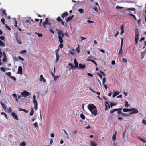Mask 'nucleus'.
<instances>
[{"label": "nucleus", "instance_id": "nucleus-31", "mask_svg": "<svg viewBox=\"0 0 146 146\" xmlns=\"http://www.w3.org/2000/svg\"><path fill=\"white\" fill-rule=\"evenodd\" d=\"M112 139L113 141L116 140V133L114 135H113L112 137Z\"/></svg>", "mask_w": 146, "mask_h": 146}, {"label": "nucleus", "instance_id": "nucleus-56", "mask_svg": "<svg viewBox=\"0 0 146 146\" xmlns=\"http://www.w3.org/2000/svg\"><path fill=\"white\" fill-rule=\"evenodd\" d=\"M100 73H101V74H102L103 76H105V74L104 72L102 71H100Z\"/></svg>", "mask_w": 146, "mask_h": 146}, {"label": "nucleus", "instance_id": "nucleus-27", "mask_svg": "<svg viewBox=\"0 0 146 146\" xmlns=\"http://www.w3.org/2000/svg\"><path fill=\"white\" fill-rule=\"evenodd\" d=\"M130 109L124 108L123 109V111L125 112L128 111H130Z\"/></svg>", "mask_w": 146, "mask_h": 146}, {"label": "nucleus", "instance_id": "nucleus-35", "mask_svg": "<svg viewBox=\"0 0 146 146\" xmlns=\"http://www.w3.org/2000/svg\"><path fill=\"white\" fill-rule=\"evenodd\" d=\"M129 15H130V16H132V17H133V18H134V19H135V21L137 20L135 16V15H133V14H129Z\"/></svg>", "mask_w": 146, "mask_h": 146}, {"label": "nucleus", "instance_id": "nucleus-62", "mask_svg": "<svg viewBox=\"0 0 146 146\" xmlns=\"http://www.w3.org/2000/svg\"><path fill=\"white\" fill-rule=\"evenodd\" d=\"M5 27L7 29H8L9 31H10L11 30V29L8 26L6 25L5 26Z\"/></svg>", "mask_w": 146, "mask_h": 146}, {"label": "nucleus", "instance_id": "nucleus-22", "mask_svg": "<svg viewBox=\"0 0 146 146\" xmlns=\"http://www.w3.org/2000/svg\"><path fill=\"white\" fill-rule=\"evenodd\" d=\"M26 53H27V51L25 50H21L19 52V53L20 54H22L24 55Z\"/></svg>", "mask_w": 146, "mask_h": 146}, {"label": "nucleus", "instance_id": "nucleus-15", "mask_svg": "<svg viewBox=\"0 0 146 146\" xmlns=\"http://www.w3.org/2000/svg\"><path fill=\"white\" fill-rule=\"evenodd\" d=\"M40 81H43V82H45L46 81V80L43 77L42 75H41L40 76Z\"/></svg>", "mask_w": 146, "mask_h": 146}, {"label": "nucleus", "instance_id": "nucleus-7", "mask_svg": "<svg viewBox=\"0 0 146 146\" xmlns=\"http://www.w3.org/2000/svg\"><path fill=\"white\" fill-rule=\"evenodd\" d=\"M59 48L56 49L55 51L56 52V62H57L59 59L60 56L59 54Z\"/></svg>", "mask_w": 146, "mask_h": 146}, {"label": "nucleus", "instance_id": "nucleus-4", "mask_svg": "<svg viewBox=\"0 0 146 146\" xmlns=\"http://www.w3.org/2000/svg\"><path fill=\"white\" fill-rule=\"evenodd\" d=\"M129 113L130 115H132L134 114L137 113H138V110L135 108H132L130 109V111Z\"/></svg>", "mask_w": 146, "mask_h": 146}, {"label": "nucleus", "instance_id": "nucleus-28", "mask_svg": "<svg viewBox=\"0 0 146 146\" xmlns=\"http://www.w3.org/2000/svg\"><path fill=\"white\" fill-rule=\"evenodd\" d=\"M80 47L79 45H78V46L76 48V50L78 53H79L80 52Z\"/></svg>", "mask_w": 146, "mask_h": 146}, {"label": "nucleus", "instance_id": "nucleus-13", "mask_svg": "<svg viewBox=\"0 0 146 146\" xmlns=\"http://www.w3.org/2000/svg\"><path fill=\"white\" fill-rule=\"evenodd\" d=\"M44 24H46L47 25H50V23L49 22V19L48 18H46L45 19V21L43 22Z\"/></svg>", "mask_w": 146, "mask_h": 146}, {"label": "nucleus", "instance_id": "nucleus-23", "mask_svg": "<svg viewBox=\"0 0 146 146\" xmlns=\"http://www.w3.org/2000/svg\"><path fill=\"white\" fill-rule=\"evenodd\" d=\"M126 10H127L135 11V9L134 8H126Z\"/></svg>", "mask_w": 146, "mask_h": 146}, {"label": "nucleus", "instance_id": "nucleus-21", "mask_svg": "<svg viewBox=\"0 0 146 146\" xmlns=\"http://www.w3.org/2000/svg\"><path fill=\"white\" fill-rule=\"evenodd\" d=\"M56 30L58 31V36H61L62 34L63 33V32L58 29H57Z\"/></svg>", "mask_w": 146, "mask_h": 146}, {"label": "nucleus", "instance_id": "nucleus-6", "mask_svg": "<svg viewBox=\"0 0 146 146\" xmlns=\"http://www.w3.org/2000/svg\"><path fill=\"white\" fill-rule=\"evenodd\" d=\"M21 94L22 97H26L30 95V94L26 91L24 90L23 92L21 93Z\"/></svg>", "mask_w": 146, "mask_h": 146}, {"label": "nucleus", "instance_id": "nucleus-50", "mask_svg": "<svg viewBox=\"0 0 146 146\" xmlns=\"http://www.w3.org/2000/svg\"><path fill=\"white\" fill-rule=\"evenodd\" d=\"M1 115H4V116H5V117L7 118V116L6 115V114L5 113H4V112H2L1 113Z\"/></svg>", "mask_w": 146, "mask_h": 146}, {"label": "nucleus", "instance_id": "nucleus-49", "mask_svg": "<svg viewBox=\"0 0 146 146\" xmlns=\"http://www.w3.org/2000/svg\"><path fill=\"white\" fill-rule=\"evenodd\" d=\"M121 116L123 117H124V116L128 117V116H129V115H128V114L126 115L125 113H121Z\"/></svg>", "mask_w": 146, "mask_h": 146}, {"label": "nucleus", "instance_id": "nucleus-36", "mask_svg": "<svg viewBox=\"0 0 146 146\" xmlns=\"http://www.w3.org/2000/svg\"><path fill=\"white\" fill-rule=\"evenodd\" d=\"M19 111H23L26 113H27L28 112V111L24 109L21 108H20L19 109Z\"/></svg>", "mask_w": 146, "mask_h": 146}, {"label": "nucleus", "instance_id": "nucleus-1", "mask_svg": "<svg viewBox=\"0 0 146 146\" xmlns=\"http://www.w3.org/2000/svg\"><path fill=\"white\" fill-rule=\"evenodd\" d=\"M88 108L91 112L92 115L96 116L97 114V110L96 107L93 104H90L88 105Z\"/></svg>", "mask_w": 146, "mask_h": 146}, {"label": "nucleus", "instance_id": "nucleus-59", "mask_svg": "<svg viewBox=\"0 0 146 146\" xmlns=\"http://www.w3.org/2000/svg\"><path fill=\"white\" fill-rule=\"evenodd\" d=\"M63 131H64V133L65 134L67 135V137H68V133H67L66 132V131L64 129L63 130Z\"/></svg>", "mask_w": 146, "mask_h": 146}, {"label": "nucleus", "instance_id": "nucleus-41", "mask_svg": "<svg viewBox=\"0 0 146 146\" xmlns=\"http://www.w3.org/2000/svg\"><path fill=\"white\" fill-rule=\"evenodd\" d=\"M123 8V7H120L119 6H117L116 7V9H121Z\"/></svg>", "mask_w": 146, "mask_h": 146}, {"label": "nucleus", "instance_id": "nucleus-20", "mask_svg": "<svg viewBox=\"0 0 146 146\" xmlns=\"http://www.w3.org/2000/svg\"><path fill=\"white\" fill-rule=\"evenodd\" d=\"M74 63L75 64V67L76 68H77L78 67V64L76 60V59H75L74 60Z\"/></svg>", "mask_w": 146, "mask_h": 146}, {"label": "nucleus", "instance_id": "nucleus-26", "mask_svg": "<svg viewBox=\"0 0 146 146\" xmlns=\"http://www.w3.org/2000/svg\"><path fill=\"white\" fill-rule=\"evenodd\" d=\"M5 15V16L6 17L7 16V14L6 12V11L5 10H3L2 11V15L3 16Z\"/></svg>", "mask_w": 146, "mask_h": 146}, {"label": "nucleus", "instance_id": "nucleus-8", "mask_svg": "<svg viewBox=\"0 0 146 146\" xmlns=\"http://www.w3.org/2000/svg\"><path fill=\"white\" fill-rule=\"evenodd\" d=\"M17 73L21 75L23 74L22 69L21 66H19Z\"/></svg>", "mask_w": 146, "mask_h": 146}, {"label": "nucleus", "instance_id": "nucleus-55", "mask_svg": "<svg viewBox=\"0 0 146 146\" xmlns=\"http://www.w3.org/2000/svg\"><path fill=\"white\" fill-rule=\"evenodd\" d=\"M69 52H70V54L72 55H74V52L72 51L71 50H70Z\"/></svg>", "mask_w": 146, "mask_h": 146}, {"label": "nucleus", "instance_id": "nucleus-19", "mask_svg": "<svg viewBox=\"0 0 146 146\" xmlns=\"http://www.w3.org/2000/svg\"><path fill=\"white\" fill-rule=\"evenodd\" d=\"M90 143L91 146H96L97 145V144L96 143L92 141H90Z\"/></svg>", "mask_w": 146, "mask_h": 146}, {"label": "nucleus", "instance_id": "nucleus-11", "mask_svg": "<svg viewBox=\"0 0 146 146\" xmlns=\"http://www.w3.org/2000/svg\"><path fill=\"white\" fill-rule=\"evenodd\" d=\"M122 110V108H119V109H114L112 110H111L110 112V113H113L114 112L118 111H121Z\"/></svg>", "mask_w": 146, "mask_h": 146}, {"label": "nucleus", "instance_id": "nucleus-38", "mask_svg": "<svg viewBox=\"0 0 146 146\" xmlns=\"http://www.w3.org/2000/svg\"><path fill=\"white\" fill-rule=\"evenodd\" d=\"M33 125L34 126L38 128V123L37 122H36L35 123H34Z\"/></svg>", "mask_w": 146, "mask_h": 146}, {"label": "nucleus", "instance_id": "nucleus-45", "mask_svg": "<svg viewBox=\"0 0 146 146\" xmlns=\"http://www.w3.org/2000/svg\"><path fill=\"white\" fill-rule=\"evenodd\" d=\"M0 69L2 71H3L4 72H5L6 71V69L5 68H4L3 67H0Z\"/></svg>", "mask_w": 146, "mask_h": 146}, {"label": "nucleus", "instance_id": "nucleus-37", "mask_svg": "<svg viewBox=\"0 0 146 146\" xmlns=\"http://www.w3.org/2000/svg\"><path fill=\"white\" fill-rule=\"evenodd\" d=\"M56 20L59 22H61L62 21V20L61 18L60 17H58L57 18Z\"/></svg>", "mask_w": 146, "mask_h": 146}, {"label": "nucleus", "instance_id": "nucleus-39", "mask_svg": "<svg viewBox=\"0 0 146 146\" xmlns=\"http://www.w3.org/2000/svg\"><path fill=\"white\" fill-rule=\"evenodd\" d=\"M5 74L6 75H8V76H9V77L10 78H11V73L10 72H6V73H5Z\"/></svg>", "mask_w": 146, "mask_h": 146}, {"label": "nucleus", "instance_id": "nucleus-34", "mask_svg": "<svg viewBox=\"0 0 146 146\" xmlns=\"http://www.w3.org/2000/svg\"><path fill=\"white\" fill-rule=\"evenodd\" d=\"M89 61L92 62V63H93L96 66H97V64L96 62L94 61V60H89Z\"/></svg>", "mask_w": 146, "mask_h": 146}, {"label": "nucleus", "instance_id": "nucleus-18", "mask_svg": "<svg viewBox=\"0 0 146 146\" xmlns=\"http://www.w3.org/2000/svg\"><path fill=\"white\" fill-rule=\"evenodd\" d=\"M59 41L60 44H62L63 42V40L62 37L60 36H58Z\"/></svg>", "mask_w": 146, "mask_h": 146}, {"label": "nucleus", "instance_id": "nucleus-5", "mask_svg": "<svg viewBox=\"0 0 146 146\" xmlns=\"http://www.w3.org/2000/svg\"><path fill=\"white\" fill-rule=\"evenodd\" d=\"M14 34L15 35V37L16 41L19 44H22V41L20 38L19 39L18 38V34L17 33H15Z\"/></svg>", "mask_w": 146, "mask_h": 146}, {"label": "nucleus", "instance_id": "nucleus-42", "mask_svg": "<svg viewBox=\"0 0 146 146\" xmlns=\"http://www.w3.org/2000/svg\"><path fill=\"white\" fill-rule=\"evenodd\" d=\"M26 144L24 142L21 143L20 144V146H25Z\"/></svg>", "mask_w": 146, "mask_h": 146}, {"label": "nucleus", "instance_id": "nucleus-2", "mask_svg": "<svg viewBox=\"0 0 146 146\" xmlns=\"http://www.w3.org/2000/svg\"><path fill=\"white\" fill-rule=\"evenodd\" d=\"M139 39V34L138 29L136 28L135 31V42L136 44H137Z\"/></svg>", "mask_w": 146, "mask_h": 146}, {"label": "nucleus", "instance_id": "nucleus-61", "mask_svg": "<svg viewBox=\"0 0 146 146\" xmlns=\"http://www.w3.org/2000/svg\"><path fill=\"white\" fill-rule=\"evenodd\" d=\"M99 50L101 51L103 53H105V51L104 50H102L101 49H99Z\"/></svg>", "mask_w": 146, "mask_h": 146}, {"label": "nucleus", "instance_id": "nucleus-40", "mask_svg": "<svg viewBox=\"0 0 146 146\" xmlns=\"http://www.w3.org/2000/svg\"><path fill=\"white\" fill-rule=\"evenodd\" d=\"M137 21V23L139 25H140L141 22V19H138L136 20Z\"/></svg>", "mask_w": 146, "mask_h": 146}, {"label": "nucleus", "instance_id": "nucleus-9", "mask_svg": "<svg viewBox=\"0 0 146 146\" xmlns=\"http://www.w3.org/2000/svg\"><path fill=\"white\" fill-rule=\"evenodd\" d=\"M11 114L15 119H16L17 121L19 120L17 116L15 113L14 112H12Z\"/></svg>", "mask_w": 146, "mask_h": 146}, {"label": "nucleus", "instance_id": "nucleus-3", "mask_svg": "<svg viewBox=\"0 0 146 146\" xmlns=\"http://www.w3.org/2000/svg\"><path fill=\"white\" fill-rule=\"evenodd\" d=\"M36 96L34 95L33 97V102L34 105V108L36 110H37L38 109V103L37 101L36 100Z\"/></svg>", "mask_w": 146, "mask_h": 146}, {"label": "nucleus", "instance_id": "nucleus-33", "mask_svg": "<svg viewBox=\"0 0 146 146\" xmlns=\"http://www.w3.org/2000/svg\"><path fill=\"white\" fill-rule=\"evenodd\" d=\"M80 117L83 120L85 119V117L84 115L82 113H81L80 114Z\"/></svg>", "mask_w": 146, "mask_h": 146}, {"label": "nucleus", "instance_id": "nucleus-10", "mask_svg": "<svg viewBox=\"0 0 146 146\" xmlns=\"http://www.w3.org/2000/svg\"><path fill=\"white\" fill-rule=\"evenodd\" d=\"M86 67V66L85 65L82 64L81 63H80L79 64L78 68L80 69H84Z\"/></svg>", "mask_w": 146, "mask_h": 146}, {"label": "nucleus", "instance_id": "nucleus-46", "mask_svg": "<svg viewBox=\"0 0 146 146\" xmlns=\"http://www.w3.org/2000/svg\"><path fill=\"white\" fill-rule=\"evenodd\" d=\"M77 132V131H74L72 132V134L73 135L76 136V134Z\"/></svg>", "mask_w": 146, "mask_h": 146}, {"label": "nucleus", "instance_id": "nucleus-47", "mask_svg": "<svg viewBox=\"0 0 146 146\" xmlns=\"http://www.w3.org/2000/svg\"><path fill=\"white\" fill-rule=\"evenodd\" d=\"M122 61L124 63H127V60L124 58H122Z\"/></svg>", "mask_w": 146, "mask_h": 146}, {"label": "nucleus", "instance_id": "nucleus-57", "mask_svg": "<svg viewBox=\"0 0 146 146\" xmlns=\"http://www.w3.org/2000/svg\"><path fill=\"white\" fill-rule=\"evenodd\" d=\"M1 21L2 23L4 24L5 23V19L4 18H2L1 19Z\"/></svg>", "mask_w": 146, "mask_h": 146}, {"label": "nucleus", "instance_id": "nucleus-48", "mask_svg": "<svg viewBox=\"0 0 146 146\" xmlns=\"http://www.w3.org/2000/svg\"><path fill=\"white\" fill-rule=\"evenodd\" d=\"M106 81V78L105 77H103V81H102V84L103 85H104V84H105V83Z\"/></svg>", "mask_w": 146, "mask_h": 146}, {"label": "nucleus", "instance_id": "nucleus-29", "mask_svg": "<svg viewBox=\"0 0 146 146\" xmlns=\"http://www.w3.org/2000/svg\"><path fill=\"white\" fill-rule=\"evenodd\" d=\"M125 106L126 108H128L129 106L128 102L127 101H125Z\"/></svg>", "mask_w": 146, "mask_h": 146}, {"label": "nucleus", "instance_id": "nucleus-25", "mask_svg": "<svg viewBox=\"0 0 146 146\" xmlns=\"http://www.w3.org/2000/svg\"><path fill=\"white\" fill-rule=\"evenodd\" d=\"M0 46L4 47L5 46V44L0 40Z\"/></svg>", "mask_w": 146, "mask_h": 146}, {"label": "nucleus", "instance_id": "nucleus-14", "mask_svg": "<svg viewBox=\"0 0 146 146\" xmlns=\"http://www.w3.org/2000/svg\"><path fill=\"white\" fill-rule=\"evenodd\" d=\"M74 15H72L70 16V17H68L66 19V22H68L71 20L72 18L74 17Z\"/></svg>", "mask_w": 146, "mask_h": 146}, {"label": "nucleus", "instance_id": "nucleus-60", "mask_svg": "<svg viewBox=\"0 0 146 146\" xmlns=\"http://www.w3.org/2000/svg\"><path fill=\"white\" fill-rule=\"evenodd\" d=\"M7 60V58L6 57H5L3 59V62H6Z\"/></svg>", "mask_w": 146, "mask_h": 146}, {"label": "nucleus", "instance_id": "nucleus-16", "mask_svg": "<svg viewBox=\"0 0 146 146\" xmlns=\"http://www.w3.org/2000/svg\"><path fill=\"white\" fill-rule=\"evenodd\" d=\"M122 49V44H121V46H120V49L119 50V52L118 53V54L119 55H121L122 54V53L123 52Z\"/></svg>", "mask_w": 146, "mask_h": 146}, {"label": "nucleus", "instance_id": "nucleus-17", "mask_svg": "<svg viewBox=\"0 0 146 146\" xmlns=\"http://www.w3.org/2000/svg\"><path fill=\"white\" fill-rule=\"evenodd\" d=\"M119 94V92L116 91H115L113 92V94L112 96L113 98H114L116 96L118 95Z\"/></svg>", "mask_w": 146, "mask_h": 146}, {"label": "nucleus", "instance_id": "nucleus-44", "mask_svg": "<svg viewBox=\"0 0 146 146\" xmlns=\"http://www.w3.org/2000/svg\"><path fill=\"white\" fill-rule=\"evenodd\" d=\"M36 34H38V37H42V36H43V35L41 33H36Z\"/></svg>", "mask_w": 146, "mask_h": 146}, {"label": "nucleus", "instance_id": "nucleus-64", "mask_svg": "<svg viewBox=\"0 0 146 146\" xmlns=\"http://www.w3.org/2000/svg\"><path fill=\"white\" fill-rule=\"evenodd\" d=\"M0 39L1 40H4L5 39V38L4 36H0Z\"/></svg>", "mask_w": 146, "mask_h": 146}, {"label": "nucleus", "instance_id": "nucleus-54", "mask_svg": "<svg viewBox=\"0 0 146 146\" xmlns=\"http://www.w3.org/2000/svg\"><path fill=\"white\" fill-rule=\"evenodd\" d=\"M142 123L145 125H146V121L145 119H143L142 120Z\"/></svg>", "mask_w": 146, "mask_h": 146}, {"label": "nucleus", "instance_id": "nucleus-30", "mask_svg": "<svg viewBox=\"0 0 146 146\" xmlns=\"http://www.w3.org/2000/svg\"><path fill=\"white\" fill-rule=\"evenodd\" d=\"M78 11L80 14H82L84 13V11L83 9L80 8L78 10Z\"/></svg>", "mask_w": 146, "mask_h": 146}, {"label": "nucleus", "instance_id": "nucleus-63", "mask_svg": "<svg viewBox=\"0 0 146 146\" xmlns=\"http://www.w3.org/2000/svg\"><path fill=\"white\" fill-rule=\"evenodd\" d=\"M97 75L99 76L100 78H102V76L99 73H97Z\"/></svg>", "mask_w": 146, "mask_h": 146}, {"label": "nucleus", "instance_id": "nucleus-52", "mask_svg": "<svg viewBox=\"0 0 146 146\" xmlns=\"http://www.w3.org/2000/svg\"><path fill=\"white\" fill-rule=\"evenodd\" d=\"M138 139H140V140H141V141L143 142H145V141L144 140V139H142V138H140V137H139Z\"/></svg>", "mask_w": 146, "mask_h": 146}, {"label": "nucleus", "instance_id": "nucleus-51", "mask_svg": "<svg viewBox=\"0 0 146 146\" xmlns=\"http://www.w3.org/2000/svg\"><path fill=\"white\" fill-rule=\"evenodd\" d=\"M18 59L19 60H21L22 61H24V59L23 58H22L21 57L19 56H18Z\"/></svg>", "mask_w": 146, "mask_h": 146}, {"label": "nucleus", "instance_id": "nucleus-24", "mask_svg": "<svg viewBox=\"0 0 146 146\" xmlns=\"http://www.w3.org/2000/svg\"><path fill=\"white\" fill-rule=\"evenodd\" d=\"M96 94H97V95H98L97 96V98H98V99H99V100H102V98H101L99 96L100 95V93L99 92H96Z\"/></svg>", "mask_w": 146, "mask_h": 146}, {"label": "nucleus", "instance_id": "nucleus-58", "mask_svg": "<svg viewBox=\"0 0 146 146\" xmlns=\"http://www.w3.org/2000/svg\"><path fill=\"white\" fill-rule=\"evenodd\" d=\"M87 21L89 23H94V22L93 21H91L90 20H88Z\"/></svg>", "mask_w": 146, "mask_h": 146}, {"label": "nucleus", "instance_id": "nucleus-53", "mask_svg": "<svg viewBox=\"0 0 146 146\" xmlns=\"http://www.w3.org/2000/svg\"><path fill=\"white\" fill-rule=\"evenodd\" d=\"M11 79L13 80L14 81H16V78L14 77V76H11V78H10Z\"/></svg>", "mask_w": 146, "mask_h": 146}, {"label": "nucleus", "instance_id": "nucleus-32", "mask_svg": "<svg viewBox=\"0 0 146 146\" xmlns=\"http://www.w3.org/2000/svg\"><path fill=\"white\" fill-rule=\"evenodd\" d=\"M1 105L2 107L3 108V109L4 110L6 108V105L5 104H4L2 103H1Z\"/></svg>", "mask_w": 146, "mask_h": 146}, {"label": "nucleus", "instance_id": "nucleus-12", "mask_svg": "<svg viewBox=\"0 0 146 146\" xmlns=\"http://www.w3.org/2000/svg\"><path fill=\"white\" fill-rule=\"evenodd\" d=\"M68 13L67 12H65L64 13H62L61 15V17L62 18H64V17L68 15Z\"/></svg>", "mask_w": 146, "mask_h": 146}, {"label": "nucleus", "instance_id": "nucleus-43", "mask_svg": "<svg viewBox=\"0 0 146 146\" xmlns=\"http://www.w3.org/2000/svg\"><path fill=\"white\" fill-rule=\"evenodd\" d=\"M34 111H33V109H31V112L30 113V116H32V115L33 113H34Z\"/></svg>", "mask_w": 146, "mask_h": 146}]
</instances>
